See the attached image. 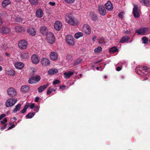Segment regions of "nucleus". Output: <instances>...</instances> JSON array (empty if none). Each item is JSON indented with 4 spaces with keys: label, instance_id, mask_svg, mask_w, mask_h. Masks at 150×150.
<instances>
[{
    "label": "nucleus",
    "instance_id": "f257e3e1",
    "mask_svg": "<svg viewBox=\"0 0 150 150\" xmlns=\"http://www.w3.org/2000/svg\"><path fill=\"white\" fill-rule=\"evenodd\" d=\"M66 21L69 25H76L77 24L78 21L72 17L71 15L67 14L65 17Z\"/></svg>",
    "mask_w": 150,
    "mask_h": 150
},
{
    "label": "nucleus",
    "instance_id": "f03ea898",
    "mask_svg": "<svg viewBox=\"0 0 150 150\" xmlns=\"http://www.w3.org/2000/svg\"><path fill=\"white\" fill-rule=\"evenodd\" d=\"M47 40L48 43L50 44H52L54 42L55 38L52 33L50 32L48 33L47 34Z\"/></svg>",
    "mask_w": 150,
    "mask_h": 150
},
{
    "label": "nucleus",
    "instance_id": "7ed1b4c3",
    "mask_svg": "<svg viewBox=\"0 0 150 150\" xmlns=\"http://www.w3.org/2000/svg\"><path fill=\"white\" fill-rule=\"evenodd\" d=\"M149 30L148 28L144 27L140 29L137 30L136 33L138 35H145L146 33H148Z\"/></svg>",
    "mask_w": 150,
    "mask_h": 150
},
{
    "label": "nucleus",
    "instance_id": "20e7f679",
    "mask_svg": "<svg viewBox=\"0 0 150 150\" xmlns=\"http://www.w3.org/2000/svg\"><path fill=\"white\" fill-rule=\"evenodd\" d=\"M66 40L67 43L71 46H73L74 45V39L73 36L70 35H67L66 37Z\"/></svg>",
    "mask_w": 150,
    "mask_h": 150
},
{
    "label": "nucleus",
    "instance_id": "39448f33",
    "mask_svg": "<svg viewBox=\"0 0 150 150\" xmlns=\"http://www.w3.org/2000/svg\"><path fill=\"white\" fill-rule=\"evenodd\" d=\"M40 79V77L38 76H33L30 78L28 81L30 84H33L38 82Z\"/></svg>",
    "mask_w": 150,
    "mask_h": 150
},
{
    "label": "nucleus",
    "instance_id": "423d86ee",
    "mask_svg": "<svg viewBox=\"0 0 150 150\" xmlns=\"http://www.w3.org/2000/svg\"><path fill=\"white\" fill-rule=\"evenodd\" d=\"M17 101V100L13 98L7 99L6 102V105L7 107H10L14 105Z\"/></svg>",
    "mask_w": 150,
    "mask_h": 150
},
{
    "label": "nucleus",
    "instance_id": "0eeeda50",
    "mask_svg": "<svg viewBox=\"0 0 150 150\" xmlns=\"http://www.w3.org/2000/svg\"><path fill=\"white\" fill-rule=\"evenodd\" d=\"M31 60L33 64H37L40 62V58L38 55L34 54L31 57Z\"/></svg>",
    "mask_w": 150,
    "mask_h": 150
},
{
    "label": "nucleus",
    "instance_id": "6e6552de",
    "mask_svg": "<svg viewBox=\"0 0 150 150\" xmlns=\"http://www.w3.org/2000/svg\"><path fill=\"white\" fill-rule=\"evenodd\" d=\"M19 47L21 49H24L26 48L28 45L27 42L24 40H21L18 44Z\"/></svg>",
    "mask_w": 150,
    "mask_h": 150
},
{
    "label": "nucleus",
    "instance_id": "1a4fd4ad",
    "mask_svg": "<svg viewBox=\"0 0 150 150\" xmlns=\"http://www.w3.org/2000/svg\"><path fill=\"white\" fill-rule=\"evenodd\" d=\"M8 94L11 96H14L17 94V92L16 90L13 88H8L7 91Z\"/></svg>",
    "mask_w": 150,
    "mask_h": 150
},
{
    "label": "nucleus",
    "instance_id": "9d476101",
    "mask_svg": "<svg viewBox=\"0 0 150 150\" xmlns=\"http://www.w3.org/2000/svg\"><path fill=\"white\" fill-rule=\"evenodd\" d=\"M83 30L86 35H89L91 33L90 27L87 24H85L83 25Z\"/></svg>",
    "mask_w": 150,
    "mask_h": 150
},
{
    "label": "nucleus",
    "instance_id": "9b49d317",
    "mask_svg": "<svg viewBox=\"0 0 150 150\" xmlns=\"http://www.w3.org/2000/svg\"><path fill=\"white\" fill-rule=\"evenodd\" d=\"M49 57L50 59L53 61H56L58 59V55L57 52H51Z\"/></svg>",
    "mask_w": 150,
    "mask_h": 150
},
{
    "label": "nucleus",
    "instance_id": "f8f14e48",
    "mask_svg": "<svg viewBox=\"0 0 150 150\" xmlns=\"http://www.w3.org/2000/svg\"><path fill=\"white\" fill-rule=\"evenodd\" d=\"M41 63L43 66H47L50 64V60L48 58H42L41 59Z\"/></svg>",
    "mask_w": 150,
    "mask_h": 150
},
{
    "label": "nucleus",
    "instance_id": "ddd939ff",
    "mask_svg": "<svg viewBox=\"0 0 150 150\" xmlns=\"http://www.w3.org/2000/svg\"><path fill=\"white\" fill-rule=\"evenodd\" d=\"M149 73V72L148 71H146L144 72H142L140 70H138L137 71V73L138 74L141 76H144L145 77V79L143 80V81H144V80H146L148 79V77H147V76H149V75H150V74H149L150 73Z\"/></svg>",
    "mask_w": 150,
    "mask_h": 150
},
{
    "label": "nucleus",
    "instance_id": "4468645a",
    "mask_svg": "<svg viewBox=\"0 0 150 150\" xmlns=\"http://www.w3.org/2000/svg\"><path fill=\"white\" fill-rule=\"evenodd\" d=\"M62 23L59 21H56L54 24V29L57 31H59L62 28Z\"/></svg>",
    "mask_w": 150,
    "mask_h": 150
},
{
    "label": "nucleus",
    "instance_id": "2eb2a0df",
    "mask_svg": "<svg viewBox=\"0 0 150 150\" xmlns=\"http://www.w3.org/2000/svg\"><path fill=\"white\" fill-rule=\"evenodd\" d=\"M134 7L133 9V14L134 17L138 18L139 16V14L138 10V6L137 5H134Z\"/></svg>",
    "mask_w": 150,
    "mask_h": 150
},
{
    "label": "nucleus",
    "instance_id": "dca6fc26",
    "mask_svg": "<svg viewBox=\"0 0 150 150\" xmlns=\"http://www.w3.org/2000/svg\"><path fill=\"white\" fill-rule=\"evenodd\" d=\"M98 11L100 14L104 16L106 13V11L104 7L103 6H100L98 7Z\"/></svg>",
    "mask_w": 150,
    "mask_h": 150
},
{
    "label": "nucleus",
    "instance_id": "f3484780",
    "mask_svg": "<svg viewBox=\"0 0 150 150\" xmlns=\"http://www.w3.org/2000/svg\"><path fill=\"white\" fill-rule=\"evenodd\" d=\"M106 9L108 11H112L113 9V6L110 1H108L105 4Z\"/></svg>",
    "mask_w": 150,
    "mask_h": 150
},
{
    "label": "nucleus",
    "instance_id": "a211bd4d",
    "mask_svg": "<svg viewBox=\"0 0 150 150\" xmlns=\"http://www.w3.org/2000/svg\"><path fill=\"white\" fill-rule=\"evenodd\" d=\"M15 31L18 33H23L25 31L24 28L22 26H17L15 27Z\"/></svg>",
    "mask_w": 150,
    "mask_h": 150
},
{
    "label": "nucleus",
    "instance_id": "6ab92c4d",
    "mask_svg": "<svg viewBox=\"0 0 150 150\" xmlns=\"http://www.w3.org/2000/svg\"><path fill=\"white\" fill-rule=\"evenodd\" d=\"M74 73V70L65 72L63 74L64 78L67 79L71 77Z\"/></svg>",
    "mask_w": 150,
    "mask_h": 150
},
{
    "label": "nucleus",
    "instance_id": "aec40b11",
    "mask_svg": "<svg viewBox=\"0 0 150 150\" xmlns=\"http://www.w3.org/2000/svg\"><path fill=\"white\" fill-rule=\"evenodd\" d=\"M14 66L16 69H21L23 68L24 64L21 62H16L15 63Z\"/></svg>",
    "mask_w": 150,
    "mask_h": 150
},
{
    "label": "nucleus",
    "instance_id": "412c9836",
    "mask_svg": "<svg viewBox=\"0 0 150 150\" xmlns=\"http://www.w3.org/2000/svg\"><path fill=\"white\" fill-rule=\"evenodd\" d=\"M10 30L8 28L2 27L0 28V33H7L10 32Z\"/></svg>",
    "mask_w": 150,
    "mask_h": 150
},
{
    "label": "nucleus",
    "instance_id": "4be33fe9",
    "mask_svg": "<svg viewBox=\"0 0 150 150\" xmlns=\"http://www.w3.org/2000/svg\"><path fill=\"white\" fill-rule=\"evenodd\" d=\"M43 11L41 9H38L37 10L36 13V16L38 18H41L43 15Z\"/></svg>",
    "mask_w": 150,
    "mask_h": 150
},
{
    "label": "nucleus",
    "instance_id": "5701e85b",
    "mask_svg": "<svg viewBox=\"0 0 150 150\" xmlns=\"http://www.w3.org/2000/svg\"><path fill=\"white\" fill-rule=\"evenodd\" d=\"M48 29L46 26H43L41 27L40 28V33L43 35L47 34L48 33Z\"/></svg>",
    "mask_w": 150,
    "mask_h": 150
},
{
    "label": "nucleus",
    "instance_id": "b1692460",
    "mask_svg": "<svg viewBox=\"0 0 150 150\" xmlns=\"http://www.w3.org/2000/svg\"><path fill=\"white\" fill-rule=\"evenodd\" d=\"M30 56L29 54L27 52H23L21 55V57L23 59H27L29 58Z\"/></svg>",
    "mask_w": 150,
    "mask_h": 150
},
{
    "label": "nucleus",
    "instance_id": "393cba45",
    "mask_svg": "<svg viewBox=\"0 0 150 150\" xmlns=\"http://www.w3.org/2000/svg\"><path fill=\"white\" fill-rule=\"evenodd\" d=\"M29 89V87L27 85H23L22 86L21 88V91L23 93L28 92Z\"/></svg>",
    "mask_w": 150,
    "mask_h": 150
},
{
    "label": "nucleus",
    "instance_id": "a878e982",
    "mask_svg": "<svg viewBox=\"0 0 150 150\" xmlns=\"http://www.w3.org/2000/svg\"><path fill=\"white\" fill-rule=\"evenodd\" d=\"M27 32L31 35H35L36 33V30L33 28H29L27 30Z\"/></svg>",
    "mask_w": 150,
    "mask_h": 150
},
{
    "label": "nucleus",
    "instance_id": "bb28decb",
    "mask_svg": "<svg viewBox=\"0 0 150 150\" xmlns=\"http://www.w3.org/2000/svg\"><path fill=\"white\" fill-rule=\"evenodd\" d=\"M58 70L55 69H49L47 71L48 74L49 75H52L57 73Z\"/></svg>",
    "mask_w": 150,
    "mask_h": 150
},
{
    "label": "nucleus",
    "instance_id": "cd10ccee",
    "mask_svg": "<svg viewBox=\"0 0 150 150\" xmlns=\"http://www.w3.org/2000/svg\"><path fill=\"white\" fill-rule=\"evenodd\" d=\"M49 84L47 83L46 85L42 86L38 88V91L39 93H41L48 86Z\"/></svg>",
    "mask_w": 150,
    "mask_h": 150
},
{
    "label": "nucleus",
    "instance_id": "c85d7f7f",
    "mask_svg": "<svg viewBox=\"0 0 150 150\" xmlns=\"http://www.w3.org/2000/svg\"><path fill=\"white\" fill-rule=\"evenodd\" d=\"M129 39V37L127 36H125L122 37L120 40V42L122 43H124L127 42L128 40Z\"/></svg>",
    "mask_w": 150,
    "mask_h": 150
},
{
    "label": "nucleus",
    "instance_id": "c756f323",
    "mask_svg": "<svg viewBox=\"0 0 150 150\" xmlns=\"http://www.w3.org/2000/svg\"><path fill=\"white\" fill-rule=\"evenodd\" d=\"M98 42L101 45H105V43L104 39L103 38H100L98 39Z\"/></svg>",
    "mask_w": 150,
    "mask_h": 150
},
{
    "label": "nucleus",
    "instance_id": "7c9ffc66",
    "mask_svg": "<svg viewBox=\"0 0 150 150\" xmlns=\"http://www.w3.org/2000/svg\"><path fill=\"white\" fill-rule=\"evenodd\" d=\"M10 3L11 2L9 0H4L3 1L2 5L3 7H5L8 4H10Z\"/></svg>",
    "mask_w": 150,
    "mask_h": 150
},
{
    "label": "nucleus",
    "instance_id": "2f4dec72",
    "mask_svg": "<svg viewBox=\"0 0 150 150\" xmlns=\"http://www.w3.org/2000/svg\"><path fill=\"white\" fill-rule=\"evenodd\" d=\"M21 106V105L20 104H18L16 105L13 111V113L16 112L17 111L19 110Z\"/></svg>",
    "mask_w": 150,
    "mask_h": 150
},
{
    "label": "nucleus",
    "instance_id": "473e14b6",
    "mask_svg": "<svg viewBox=\"0 0 150 150\" xmlns=\"http://www.w3.org/2000/svg\"><path fill=\"white\" fill-rule=\"evenodd\" d=\"M29 106V103H26L24 106V108L21 111V113H24L26 112Z\"/></svg>",
    "mask_w": 150,
    "mask_h": 150
},
{
    "label": "nucleus",
    "instance_id": "72a5a7b5",
    "mask_svg": "<svg viewBox=\"0 0 150 150\" xmlns=\"http://www.w3.org/2000/svg\"><path fill=\"white\" fill-rule=\"evenodd\" d=\"M117 48L116 47H114L111 48L109 50V52L111 53H114L118 51Z\"/></svg>",
    "mask_w": 150,
    "mask_h": 150
},
{
    "label": "nucleus",
    "instance_id": "f704fd0d",
    "mask_svg": "<svg viewBox=\"0 0 150 150\" xmlns=\"http://www.w3.org/2000/svg\"><path fill=\"white\" fill-rule=\"evenodd\" d=\"M6 73L10 75H14L15 73L14 71L12 69L6 71Z\"/></svg>",
    "mask_w": 150,
    "mask_h": 150
},
{
    "label": "nucleus",
    "instance_id": "c9c22d12",
    "mask_svg": "<svg viewBox=\"0 0 150 150\" xmlns=\"http://www.w3.org/2000/svg\"><path fill=\"white\" fill-rule=\"evenodd\" d=\"M83 36V33L81 32H79L76 33L74 35V37L76 39H78Z\"/></svg>",
    "mask_w": 150,
    "mask_h": 150
},
{
    "label": "nucleus",
    "instance_id": "e433bc0d",
    "mask_svg": "<svg viewBox=\"0 0 150 150\" xmlns=\"http://www.w3.org/2000/svg\"><path fill=\"white\" fill-rule=\"evenodd\" d=\"M15 22L16 23L18 24L22 23V18L20 17H17L15 19Z\"/></svg>",
    "mask_w": 150,
    "mask_h": 150
},
{
    "label": "nucleus",
    "instance_id": "4c0bfd02",
    "mask_svg": "<svg viewBox=\"0 0 150 150\" xmlns=\"http://www.w3.org/2000/svg\"><path fill=\"white\" fill-rule=\"evenodd\" d=\"M102 50V48L100 47H98L94 49V52L96 53H98L101 52Z\"/></svg>",
    "mask_w": 150,
    "mask_h": 150
},
{
    "label": "nucleus",
    "instance_id": "58836bf2",
    "mask_svg": "<svg viewBox=\"0 0 150 150\" xmlns=\"http://www.w3.org/2000/svg\"><path fill=\"white\" fill-rule=\"evenodd\" d=\"M35 114L33 112L28 113L26 115V117L28 118H31Z\"/></svg>",
    "mask_w": 150,
    "mask_h": 150
},
{
    "label": "nucleus",
    "instance_id": "ea45409f",
    "mask_svg": "<svg viewBox=\"0 0 150 150\" xmlns=\"http://www.w3.org/2000/svg\"><path fill=\"white\" fill-rule=\"evenodd\" d=\"M30 4L33 5H35L38 3V0H29Z\"/></svg>",
    "mask_w": 150,
    "mask_h": 150
},
{
    "label": "nucleus",
    "instance_id": "a19ab883",
    "mask_svg": "<svg viewBox=\"0 0 150 150\" xmlns=\"http://www.w3.org/2000/svg\"><path fill=\"white\" fill-rule=\"evenodd\" d=\"M141 2L145 6L148 4L149 2L148 0H141Z\"/></svg>",
    "mask_w": 150,
    "mask_h": 150
},
{
    "label": "nucleus",
    "instance_id": "79ce46f5",
    "mask_svg": "<svg viewBox=\"0 0 150 150\" xmlns=\"http://www.w3.org/2000/svg\"><path fill=\"white\" fill-rule=\"evenodd\" d=\"M81 61L82 60L81 59H77L75 62L74 63V65L75 66L78 65L81 62Z\"/></svg>",
    "mask_w": 150,
    "mask_h": 150
},
{
    "label": "nucleus",
    "instance_id": "37998d69",
    "mask_svg": "<svg viewBox=\"0 0 150 150\" xmlns=\"http://www.w3.org/2000/svg\"><path fill=\"white\" fill-rule=\"evenodd\" d=\"M142 40L143 41L144 43L146 44L148 41V40L146 37H143L142 38Z\"/></svg>",
    "mask_w": 150,
    "mask_h": 150
},
{
    "label": "nucleus",
    "instance_id": "c03bdc74",
    "mask_svg": "<svg viewBox=\"0 0 150 150\" xmlns=\"http://www.w3.org/2000/svg\"><path fill=\"white\" fill-rule=\"evenodd\" d=\"M75 0H64L65 2L68 4H72L74 2Z\"/></svg>",
    "mask_w": 150,
    "mask_h": 150
},
{
    "label": "nucleus",
    "instance_id": "a18cd8bd",
    "mask_svg": "<svg viewBox=\"0 0 150 150\" xmlns=\"http://www.w3.org/2000/svg\"><path fill=\"white\" fill-rule=\"evenodd\" d=\"M53 91V89H52V88H51L50 87L48 89L47 91V94H49L51 93Z\"/></svg>",
    "mask_w": 150,
    "mask_h": 150
},
{
    "label": "nucleus",
    "instance_id": "49530a36",
    "mask_svg": "<svg viewBox=\"0 0 150 150\" xmlns=\"http://www.w3.org/2000/svg\"><path fill=\"white\" fill-rule=\"evenodd\" d=\"M92 19L93 21H96L97 20V17L96 15H93L91 16Z\"/></svg>",
    "mask_w": 150,
    "mask_h": 150
},
{
    "label": "nucleus",
    "instance_id": "de8ad7c7",
    "mask_svg": "<svg viewBox=\"0 0 150 150\" xmlns=\"http://www.w3.org/2000/svg\"><path fill=\"white\" fill-rule=\"evenodd\" d=\"M60 82V81L58 80H56L54 81L53 84L55 85L59 83Z\"/></svg>",
    "mask_w": 150,
    "mask_h": 150
},
{
    "label": "nucleus",
    "instance_id": "09e8293b",
    "mask_svg": "<svg viewBox=\"0 0 150 150\" xmlns=\"http://www.w3.org/2000/svg\"><path fill=\"white\" fill-rule=\"evenodd\" d=\"M7 125V124H4V125H3V126L1 127V130H3L5 129Z\"/></svg>",
    "mask_w": 150,
    "mask_h": 150
},
{
    "label": "nucleus",
    "instance_id": "8fccbe9b",
    "mask_svg": "<svg viewBox=\"0 0 150 150\" xmlns=\"http://www.w3.org/2000/svg\"><path fill=\"white\" fill-rule=\"evenodd\" d=\"M123 12H121L119 14L118 16L120 18H122L123 17Z\"/></svg>",
    "mask_w": 150,
    "mask_h": 150
},
{
    "label": "nucleus",
    "instance_id": "3c124183",
    "mask_svg": "<svg viewBox=\"0 0 150 150\" xmlns=\"http://www.w3.org/2000/svg\"><path fill=\"white\" fill-rule=\"evenodd\" d=\"M6 115L5 114H3L0 116V120L4 117Z\"/></svg>",
    "mask_w": 150,
    "mask_h": 150
},
{
    "label": "nucleus",
    "instance_id": "603ef678",
    "mask_svg": "<svg viewBox=\"0 0 150 150\" xmlns=\"http://www.w3.org/2000/svg\"><path fill=\"white\" fill-rule=\"evenodd\" d=\"M30 106V108L32 109H33L35 107V105L33 103L31 104Z\"/></svg>",
    "mask_w": 150,
    "mask_h": 150
},
{
    "label": "nucleus",
    "instance_id": "864d4df0",
    "mask_svg": "<svg viewBox=\"0 0 150 150\" xmlns=\"http://www.w3.org/2000/svg\"><path fill=\"white\" fill-rule=\"evenodd\" d=\"M49 4L50 5H51L52 6H54L55 5V3L54 2H49Z\"/></svg>",
    "mask_w": 150,
    "mask_h": 150
},
{
    "label": "nucleus",
    "instance_id": "5fc2aeb1",
    "mask_svg": "<svg viewBox=\"0 0 150 150\" xmlns=\"http://www.w3.org/2000/svg\"><path fill=\"white\" fill-rule=\"evenodd\" d=\"M39 99V98L38 97H37L35 98V102H38V100Z\"/></svg>",
    "mask_w": 150,
    "mask_h": 150
},
{
    "label": "nucleus",
    "instance_id": "6e6d98bb",
    "mask_svg": "<svg viewBox=\"0 0 150 150\" xmlns=\"http://www.w3.org/2000/svg\"><path fill=\"white\" fill-rule=\"evenodd\" d=\"M121 69V67H118L117 68V71H120Z\"/></svg>",
    "mask_w": 150,
    "mask_h": 150
},
{
    "label": "nucleus",
    "instance_id": "4d7b16f0",
    "mask_svg": "<svg viewBox=\"0 0 150 150\" xmlns=\"http://www.w3.org/2000/svg\"><path fill=\"white\" fill-rule=\"evenodd\" d=\"M7 121V119L6 118H5L3 120V121L4 122L5 124H6V122Z\"/></svg>",
    "mask_w": 150,
    "mask_h": 150
},
{
    "label": "nucleus",
    "instance_id": "13d9d810",
    "mask_svg": "<svg viewBox=\"0 0 150 150\" xmlns=\"http://www.w3.org/2000/svg\"><path fill=\"white\" fill-rule=\"evenodd\" d=\"M66 86H60V88L62 90H63L64 89V88H65Z\"/></svg>",
    "mask_w": 150,
    "mask_h": 150
},
{
    "label": "nucleus",
    "instance_id": "bf43d9fd",
    "mask_svg": "<svg viewBox=\"0 0 150 150\" xmlns=\"http://www.w3.org/2000/svg\"><path fill=\"white\" fill-rule=\"evenodd\" d=\"M96 39V36H94L93 37L92 40L93 41H94Z\"/></svg>",
    "mask_w": 150,
    "mask_h": 150
},
{
    "label": "nucleus",
    "instance_id": "052dcab7",
    "mask_svg": "<svg viewBox=\"0 0 150 150\" xmlns=\"http://www.w3.org/2000/svg\"><path fill=\"white\" fill-rule=\"evenodd\" d=\"M143 69H144V70H147V67H146L145 66V67H143Z\"/></svg>",
    "mask_w": 150,
    "mask_h": 150
},
{
    "label": "nucleus",
    "instance_id": "680f3d73",
    "mask_svg": "<svg viewBox=\"0 0 150 150\" xmlns=\"http://www.w3.org/2000/svg\"><path fill=\"white\" fill-rule=\"evenodd\" d=\"M2 21L1 20V17H0V25H2Z\"/></svg>",
    "mask_w": 150,
    "mask_h": 150
},
{
    "label": "nucleus",
    "instance_id": "e2e57ef3",
    "mask_svg": "<svg viewBox=\"0 0 150 150\" xmlns=\"http://www.w3.org/2000/svg\"><path fill=\"white\" fill-rule=\"evenodd\" d=\"M5 55L9 57V54L7 53V52L5 53Z\"/></svg>",
    "mask_w": 150,
    "mask_h": 150
},
{
    "label": "nucleus",
    "instance_id": "0e129e2a",
    "mask_svg": "<svg viewBox=\"0 0 150 150\" xmlns=\"http://www.w3.org/2000/svg\"><path fill=\"white\" fill-rule=\"evenodd\" d=\"M0 123L3 125H4V124H5L3 121H1Z\"/></svg>",
    "mask_w": 150,
    "mask_h": 150
},
{
    "label": "nucleus",
    "instance_id": "69168bd1",
    "mask_svg": "<svg viewBox=\"0 0 150 150\" xmlns=\"http://www.w3.org/2000/svg\"><path fill=\"white\" fill-rule=\"evenodd\" d=\"M12 128V127L11 126H10V127H9L7 129L8 130H9V129H11Z\"/></svg>",
    "mask_w": 150,
    "mask_h": 150
},
{
    "label": "nucleus",
    "instance_id": "338daca9",
    "mask_svg": "<svg viewBox=\"0 0 150 150\" xmlns=\"http://www.w3.org/2000/svg\"><path fill=\"white\" fill-rule=\"evenodd\" d=\"M11 126L12 127V128H13L15 127V125L14 124H13L11 125Z\"/></svg>",
    "mask_w": 150,
    "mask_h": 150
},
{
    "label": "nucleus",
    "instance_id": "774afa93",
    "mask_svg": "<svg viewBox=\"0 0 150 150\" xmlns=\"http://www.w3.org/2000/svg\"><path fill=\"white\" fill-rule=\"evenodd\" d=\"M2 69V68L1 66H0V71H1Z\"/></svg>",
    "mask_w": 150,
    "mask_h": 150
}]
</instances>
